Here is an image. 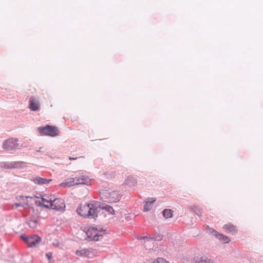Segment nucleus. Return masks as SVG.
I'll return each instance as SVG.
<instances>
[{
    "label": "nucleus",
    "mask_w": 263,
    "mask_h": 263,
    "mask_svg": "<svg viewBox=\"0 0 263 263\" xmlns=\"http://www.w3.org/2000/svg\"><path fill=\"white\" fill-rule=\"evenodd\" d=\"M152 239H153L155 240H157V241H160V240H162V235H154L153 236V237L152 238Z\"/></svg>",
    "instance_id": "23"
},
{
    "label": "nucleus",
    "mask_w": 263,
    "mask_h": 263,
    "mask_svg": "<svg viewBox=\"0 0 263 263\" xmlns=\"http://www.w3.org/2000/svg\"><path fill=\"white\" fill-rule=\"evenodd\" d=\"M29 226L30 228H35L37 226V221L36 219H31L28 221Z\"/></svg>",
    "instance_id": "20"
},
{
    "label": "nucleus",
    "mask_w": 263,
    "mask_h": 263,
    "mask_svg": "<svg viewBox=\"0 0 263 263\" xmlns=\"http://www.w3.org/2000/svg\"><path fill=\"white\" fill-rule=\"evenodd\" d=\"M76 182L77 184H86L89 185L90 184V179L85 176L81 175L80 176L76 177Z\"/></svg>",
    "instance_id": "11"
},
{
    "label": "nucleus",
    "mask_w": 263,
    "mask_h": 263,
    "mask_svg": "<svg viewBox=\"0 0 263 263\" xmlns=\"http://www.w3.org/2000/svg\"><path fill=\"white\" fill-rule=\"evenodd\" d=\"M76 254L80 257L92 258L95 256V254L92 250L84 249L81 250H77Z\"/></svg>",
    "instance_id": "9"
},
{
    "label": "nucleus",
    "mask_w": 263,
    "mask_h": 263,
    "mask_svg": "<svg viewBox=\"0 0 263 263\" xmlns=\"http://www.w3.org/2000/svg\"><path fill=\"white\" fill-rule=\"evenodd\" d=\"M216 237L223 243H228L230 241V239L228 237L223 235L222 234L217 233L216 234Z\"/></svg>",
    "instance_id": "16"
},
{
    "label": "nucleus",
    "mask_w": 263,
    "mask_h": 263,
    "mask_svg": "<svg viewBox=\"0 0 263 263\" xmlns=\"http://www.w3.org/2000/svg\"><path fill=\"white\" fill-rule=\"evenodd\" d=\"M46 256L48 259H50L52 257V253L51 252L47 253L46 254Z\"/></svg>",
    "instance_id": "25"
},
{
    "label": "nucleus",
    "mask_w": 263,
    "mask_h": 263,
    "mask_svg": "<svg viewBox=\"0 0 263 263\" xmlns=\"http://www.w3.org/2000/svg\"><path fill=\"white\" fill-rule=\"evenodd\" d=\"M99 207L96 204H81L77 211L79 215L84 217L95 218L98 217Z\"/></svg>",
    "instance_id": "1"
},
{
    "label": "nucleus",
    "mask_w": 263,
    "mask_h": 263,
    "mask_svg": "<svg viewBox=\"0 0 263 263\" xmlns=\"http://www.w3.org/2000/svg\"><path fill=\"white\" fill-rule=\"evenodd\" d=\"M195 263H214L213 260L206 257H201L195 259Z\"/></svg>",
    "instance_id": "17"
},
{
    "label": "nucleus",
    "mask_w": 263,
    "mask_h": 263,
    "mask_svg": "<svg viewBox=\"0 0 263 263\" xmlns=\"http://www.w3.org/2000/svg\"><path fill=\"white\" fill-rule=\"evenodd\" d=\"M152 263H169L165 259L162 258H158L156 260H154Z\"/></svg>",
    "instance_id": "22"
},
{
    "label": "nucleus",
    "mask_w": 263,
    "mask_h": 263,
    "mask_svg": "<svg viewBox=\"0 0 263 263\" xmlns=\"http://www.w3.org/2000/svg\"><path fill=\"white\" fill-rule=\"evenodd\" d=\"M77 159V158H73V157H70L69 158V159L70 160H76Z\"/></svg>",
    "instance_id": "26"
},
{
    "label": "nucleus",
    "mask_w": 263,
    "mask_h": 263,
    "mask_svg": "<svg viewBox=\"0 0 263 263\" xmlns=\"http://www.w3.org/2000/svg\"><path fill=\"white\" fill-rule=\"evenodd\" d=\"M37 130L41 136H47L52 137L59 136L60 133V131L57 127L49 125L39 127Z\"/></svg>",
    "instance_id": "3"
},
{
    "label": "nucleus",
    "mask_w": 263,
    "mask_h": 263,
    "mask_svg": "<svg viewBox=\"0 0 263 263\" xmlns=\"http://www.w3.org/2000/svg\"><path fill=\"white\" fill-rule=\"evenodd\" d=\"M33 181L35 183L38 184H45L47 183H49L50 182L52 181L51 179H47L45 178H41L40 177H35L33 179Z\"/></svg>",
    "instance_id": "13"
},
{
    "label": "nucleus",
    "mask_w": 263,
    "mask_h": 263,
    "mask_svg": "<svg viewBox=\"0 0 263 263\" xmlns=\"http://www.w3.org/2000/svg\"><path fill=\"white\" fill-rule=\"evenodd\" d=\"M125 183L127 185H128L129 186H133L137 184V182L136 179L134 177L129 176L126 179Z\"/></svg>",
    "instance_id": "15"
},
{
    "label": "nucleus",
    "mask_w": 263,
    "mask_h": 263,
    "mask_svg": "<svg viewBox=\"0 0 263 263\" xmlns=\"http://www.w3.org/2000/svg\"><path fill=\"white\" fill-rule=\"evenodd\" d=\"M103 209L105 210L106 212H108V213L110 214H112L114 213V210L110 206L106 205L104 207H103Z\"/></svg>",
    "instance_id": "21"
},
{
    "label": "nucleus",
    "mask_w": 263,
    "mask_h": 263,
    "mask_svg": "<svg viewBox=\"0 0 263 263\" xmlns=\"http://www.w3.org/2000/svg\"><path fill=\"white\" fill-rule=\"evenodd\" d=\"M102 195L104 197L106 201L109 202H117L120 199L119 194L117 191L109 192L105 191L103 192Z\"/></svg>",
    "instance_id": "6"
},
{
    "label": "nucleus",
    "mask_w": 263,
    "mask_h": 263,
    "mask_svg": "<svg viewBox=\"0 0 263 263\" xmlns=\"http://www.w3.org/2000/svg\"><path fill=\"white\" fill-rule=\"evenodd\" d=\"M86 234L89 240L98 241L105 234V231L101 228L90 227Z\"/></svg>",
    "instance_id": "2"
},
{
    "label": "nucleus",
    "mask_w": 263,
    "mask_h": 263,
    "mask_svg": "<svg viewBox=\"0 0 263 263\" xmlns=\"http://www.w3.org/2000/svg\"><path fill=\"white\" fill-rule=\"evenodd\" d=\"M50 205L51 209L57 211H63L65 208V202L62 198H55L54 197Z\"/></svg>",
    "instance_id": "7"
},
{
    "label": "nucleus",
    "mask_w": 263,
    "mask_h": 263,
    "mask_svg": "<svg viewBox=\"0 0 263 263\" xmlns=\"http://www.w3.org/2000/svg\"><path fill=\"white\" fill-rule=\"evenodd\" d=\"M54 196L53 195L48 196L47 195H44L43 196H42L41 198V200L42 201V204H43L44 206L47 208H50V204H51L52 200L54 198ZM36 203H38L39 205L42 204L40 201H36Z\"/></svg>",
    "instance_id": "8"
},
{
    "label": "nucleus",
    "mask_w": 263,
    "mask_h": 263,
    "mask_svg": "<svg viewBox=\"0 0 263 263\" xmlns=\"http://www.w3.org/2000/svg\"><path fill=\"white\" fill-rule=\"evenodd\" d=\"M18 141L16 138H9L4 141L2 147L5 150L12 151L18 147Z\"/></svg>",
    "instance_id": "5"
},
{
    "label": "nucleus",
    "mask_w": 263,
    "mask_h": 263,
    "mask_svg": "<svg viewBox=\"0 0 263 263\" xmlns=\"http://www.w3.org/2000/svg\"><path fill=\"white\" fill-rule=\"evenodd\" d=\"M29 108L32 111L38 110L40 108L39 101L34 97H31L30 98Z\"/></svg>",
    "instance_id": "10"
},
{
    "label": "nucleus",
    "mask_w": 263,
    "mask_h": 263,
    "mask_svg": "<svg viewBox=\"0 0 263 263\" xmlns=\"http://www.w3.org/2000/svg\"><path fill=\"white\" fill-rule=\"evenodd\" d=\"M173 211L171 209H165L163 211V215L164 218L167 219L173 216Z\"/></svg>",
    "instance_id": "19"
},
{
    "label": "nucleus",
    "mask_w": 263,
    "mask_h": 263,
    "mask_svg": "<svg viewBox=\"0 0 263 263\" xmlns=\"http://www.w3.org/2000/svg\"><path fill=\"white\" fill-rule=\"evenodd\" d=\"M156 199L155 198H152L151 200L146 201L144 206V211L146 212L151 209V205L152 204L155 202Z\"/></svg>",
    "instance_id": "18"
},
{
    "label": "nucleus",
    "mask_w": 263,
    "mask_h": 263,
    "mask_svg": "<svg viewBox=\"0 0 263 263\" xmlns=\"http://www.w3.org/2000/svg\"><path fill=\"white\" fill-rule=\"evenodd\" d=\"M75 185H77L76 177L68 178L64 182L60 183L59 185L61 187H70Z\"/></svg>",
    "instance_id": "12"
},
{
    "label": "nucleus",
    "mask_w": 263,
    "mask_h": 263,
    "mask_svg": "<svg viewBox=\"0 0 263 263\" xmlns=\"http://www.w3.org/2000/svg\"><path fill=\"white\" fill-rule=\"evenodd\" d=\"M4 167L6 168H13L14 167V166L12 164H5L4 165Z\"/></svg>",
    "instance_id": "24"
},
{
    "label": "nucleus",
    "mask_w": 263,
    "mask_h": 263,
    "mask_svg": "<svg viewBox=\"0 0 263 263\" xmlns=\"http://www.w3.org/2000/svg\"><path fill=\"white\" fill-rule=\"evenodd\" d=\"M223 228L226 231L232 233H235L237 231L236 227L230 223L225 224Z\"/></svg>",
    "instance_id": "14"
},
{
    "label": "nucleus",
    "mask_w": 263,
    "mask_h": 263,
    "mask_svg": "<svg viewBox=\"0 0 263 263\" xmlns=\"http://www.w3.org/2000/svg\"><path fill=\"white\" fill-rule=\"evenodd\" d=\"M29 247H36L41 242L42 239L37 235H33L28 237L22 236Z\"/></svg>",
    "instance_id": "4"
}]
</instances>
